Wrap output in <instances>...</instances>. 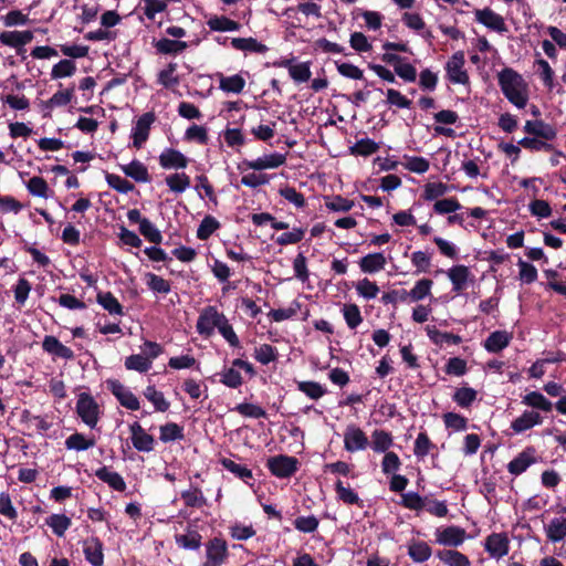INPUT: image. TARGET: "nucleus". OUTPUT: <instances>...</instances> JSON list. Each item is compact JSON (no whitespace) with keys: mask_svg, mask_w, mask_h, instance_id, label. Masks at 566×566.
I'll return each instance as SVG.
<instances>
[{"mask_svg":"<svg viewBox=\"0 0 566 566\" xmlns=\"http://www.w3.org/2000/svg\"><path fill=\"white\" fill-rule=\"evenodd\" d=\"M503 95L517 108H524L528 102V85L521 74L505 67L497 74Z\"/></svg>","mask_w":566,"mask_h":566,"instance_id":"1","label":"nucleus"},{"mask_svg":"<svg viewBox=\"0 0 566 566\" xmlns=\"http://www.w3.org/2000/svg\"><path fill=\"white\" fill-rule=\"evenodd\" d=\"M76 412L86 426L92 429L96 427L99 419V406L90 394L78 395Z\"/></svg>","mask_w":566,"mask_h":566,"instance_id":"2","label":"nucleus"},{"mask_svg":"<svg viewBox=\"0 0 566 566\" xmlns=\"http://www.w3.org/2000/svg\"><path fill=\"white\" fill-rule=\"evenodd\" d=\"M206 560L202 566H222L228 559V545L224 539L214 537L205 545Z\"/></svg>","mask_w":566,"mask_h":566,"instance_id":"3","label":"nucleus"},{"mask_svg":"<svg viewBox=\"0 0 566 566\" xmlns=\"http://www.w3.org/2000/svg\"><path fill=\"white\" fill-rule=\"evenodd\" d=\"M224 317L214 306L205 307L197 321V332L200 335L210 336L220 326Z\"/></svg>","mask_w":566,"mask_h":566,"instance_id":"4","label":"nucleus"},{"mask_svg":"<svg viewBox=\"0 0 566 566\" xmlns=\"http://www.w3.org/2000/svg\"><path fill=\"white\" fill-rule=\"evenodd\" d=\"M436 543L442 546L458 547L468 538L467 531L460 526L451 525L438 527L434 531Z\"/></svg>","mask_w":566,"mask_h":566,"instance_id":"5","label":"nucleus"},{"mask_svg":"<svg viewBox=\"0 0 566 566\" xmlns=\"http://www.w3.org/2000/svg\"><path fill=\"white\" fill-rule=\"evenodd\" d=\"M298 461L294 457L275 455L268 459V468L277 478H289L297 470Z\"/></svg>","mask_w":566,"mask_h":566,"instance_id":"6","label":"nucleus"},{"mask_svg":"<svg viewBox=\"0 0 566 566\" xmlns=\"http://www.w3.org/2000/svg\"><path fill=\"white\" fill-rule=\"evenodd\" d=\"M465 57L462 51L455 52L447 62V76L454 84L469 83V75L464 69Z\"/></svg>","mask_w":566,"mask_h":566,"instance_id":"7","label":"nucleus"},{"mask_svg":"<svg viewBox=\"0 0 566 566\" xmlns=\"http://www.w3.org/2000/svg\"><path fill=\"white\" fill-rule=\"evenodd\" d=\"M286 163V156L281 153L264 154L252 160H243L242 166L252 170L275 169Z\"/></svg>","mask_w":566,"mask_h":566,"instance_id":"8","label":"nucleus"},{"mask_svg":"<svg viewBox=\"0 0 566 566\" xmlns=\"http://www.w3.org/2000/svg\"><path fill=\"white\" fill-rule=\"evenodd\" d=\"M106 385L108 390H111L123 407L133 411L140 408L138 398L120 381L117 379H108Z\"/></svg>","mask_w":566,"mask_h":566,"instance_id":"9","label":"nucleus"},{"mask_svg":"<svg viewBox=\"0 0 566 566\" xmlns=\"http://www.w3.org/2000/svg\"><path fill=\"white\" fill-rule=\"evenodd\" d=\"M474 19L478 23L494 32L504 33L507 31L504 18L490 8L476 9Z\"/></svg>","mask_w":566,"mask_h":566,"instance_id":"10","label":"nucleus"},{"mask_svg":"<svg viewBox=\"0 0 566 566\" xmlns=\"http://www.w3.org/2000/svg\"><path fill=\"white\" fill-rule=\"evenodd\" d=\"M368 447L367 434L356 424H348L344 432V449L347 452H357Z\"/></svg>","mask_w":566,"mask_h":566,"instance_id":"11","label":"nucleus"},{"mask_svg":"<svg viewBox=\"0 0 566 566\" xmlns=\"http://www.w3.org/2000/svg\"><path fill=\"white\" fill-rule=\"evenodd\" d=\"M510 541L504 533H492L484 541V549L495 559H500L509 554Z\"/></svg>","mask_w":566,"mask_h":566,"instance_id":"12","label":"nucleus"},{"mask_svg":"<svg viewBox=\"0 0 566 566\" xmlns=\"http://www.w3.org/2000/svg\"><path fill=\"white\" fill-rule=\"evenodd\" d=\"M447 276L452 284V291L461 293L473 281L470 269L463 264L454 265L447 271Z\"/></svg>","mask_w":566,"mask_h":566,"instance_id":"13","label":"nucleus"},{"mask_svg":"<svg viewBox=\"0 0 566 566\" xmlns=\"http://www.w3.org/2000/svg\"><path fill=\"white\" fill-rule=\"evenodd\" d=\"M155 122L153 113L143 114L136 122L132 130L133 146L139 149L148 139L151 124Z\"/></svg>","mask_w":566,"mask_h":566,"instance_id":"14","label":"nucleus"},{"mask_svg":"<svg viewBox=\"0 0 566 566\" xmlns=\"http://www.w3.org/2000/svg\"><path fill=\"white\" fill-rule=\"evenodd\" d=\"M130 439L134 448L142 452H150L154 450L155 440L148 434L139 422H134L129 427Z\"/></svg>","mask_w":566,"mask_h":566,"instance_id":"15","label":"nucleus"},{"mask_svg":"<svg viewBox=\"0 0 566 566\" xmlns=\"http://www.w3.org/2000/svg\"><path fill=\"white\" fill-rule=\"evenodd\" d=\"M564 515L552 518L544 526L546 537L552 543H558L566 538V506L562 507Z\"/></svg>","mask_w":566,"mask_h":566,"instance_id":"16","label":"nucleus"},{"mask_svg":"<svg viewBox=\"0 0 566 566\" xmlns=\"http://www.w3.org/2000/svg\"><path fill=\"white\" fill-rule=\"evenodd\" d=\"M534 463H536L535 449L526 448L507 464V471L511 474L520 475Z\"/></svg>","mask_w":566,"mask_h":566,"instance_id":"17","label":"nucleus"},{"mask_svg":"<svg viewBox=\"0 0 566 566\" xmlns=\"http://www.w3.org/2000/svg\"><path fill=\"white\" fill-rule=\"evenodd\" d=\"M543 423V417L535 410H525L511 423V429L515 433H523L536 426Z\"/></svg>","mask_w":566,"mask_h":566,"instance_id":"18","label":"nucleus"},{"mask_svg":"<svg viewBox=\"0 0 566 566\" xmlns=\"http://www.w3.org/2000/svg\"><path fill=\"white\" fill-rule=\"evenodd\" d=\"M159 164L164 169H184L188 165V158L177 149L166 148L159 155Z\"/></svg>","mask_w":566,"mask_h":566,"instance_id":"19","label":"nucleus"},{"mask_svg":"<svg viewBox=\"0 0 566 566\" xmlns=\"http://www.w3.org/2000/svg\"><path fill=\"white\" fill-rule=\"evenodd\" d=\"M42 348L54 357H60L66 360L74 358L73 350L63 345L55 336L52 335H46L43 338Z\"/></svg>","mask_w":566,"mask_h":566,"instance_id":"20","label":"nucleus"},{"mask_svg":"<svg viewBox=\"0 0 566 566\" xmlns=\"http://www.w3.org/2000/svg\"><path fill=\"white\" fill-rule=\"evenodd\" d=\"M279 65L287 69L290 76L296 83H304L311 78L312 72L308 62L294 63L293 60H283Z\"/></svg>","mask_w":566,"mask_h":566,"instance_id":"21","label":"nucleus"},{"mask_svg":"<svg viewBox=\"0 0 566 566\" xmlns=\"http://www.w3.org/2000/svg\"><path fill=\"white\" fill-rule=\"evenodd\" d=\"M387 264V259L384 253L375 252L363 256L359 262V269L363 273H377L382 271Z\"/></svg>","mask_w":566,"mask_h":566,"instance_id":"22","label":"nucleus"},{"mask_svg":"<svg viewBox=\"0 0 566 566\" xmlns=\"http://www.w3.org/2000/svg\"><path fill=\"white\" fill-rule=\"evenodd\" d=\"M84 555L86 560L92 566H102L104 563L103 544L96 538L92 537L84 542L83 545Z\"/></svg>","mask_w":566,"mask_h":566,"instance_id":"23","label":"nucleus"},{"mask_svg":"<svg viewBox=\"0 0 566 566\" xmlns=\"http://www.w3.org/2000/svg\"><path fill=\"white\" fill-rule=\"evenodd\" d=\"M524 130L544 140H553L556 137L554 127L543 120H527L524 125Z\"/></svg>","mask_w":566,"mask_h":566,"instance_id":"24","label":"nucleus"},{"mask_svg":"<svg viewBox=\"0 0 566 566\" xmlns=\"http://www.w3.org/2000/svg\"><path fill=\"white\" fill-rule=\"evenodd\" d=\"M219 88L226 93L240 94L245 87V78L241 74L224 76L222 73L216 74Z\"/></svg>","mask_w":566,"mask_h":566,"instance_id":"25","label":"nucleus"},{"mask_svg":"<svg viewBox=\"0 0 566 566\" xmlns=\"http://www.w3.org/2000/svg\"><path fill=\"white\" fill-rule=\"evenodd\" d=\"M522 403L533 410H539L543 412H551L553 409V402L548 400L539 391H530L522 397Z\"/></svg>","mask_w":566,"mask_h":566,"instance_id":"26","label":"nucleus"},{"mask_svg":"<svg viewBox=\"0 0 566 566\" xmlns=\"http://www.w3.org/2000/svg\"><path fill=\"white\" fill-rule=\"evenodd\" d=\"M512 340V334L506 331H495L484 342V348L489 353H499Z\"/></svg>","mask_w":566,"mask_h":566,"instance_id":"27","label":"nucleus"},{"mask_svg":"<svg viewBox=\"0 0 566 566\" xmlns=\"http://www.w3.org/2000/svg\"><path fill=\"white\" fill-rule=\"evenodd\" d=\"M33 39V33L29 30L25 31H6L0 34V42L4 45L19 48Z\"/></svg>","mask_w":566,"mask_h":566,"instance_id":"28","label":"nucleus"},{"mask_svg":"<svg viewBox=\"0 0 566 566\" xmlns=\"http://www.w3.org/2000/svg\"><path fill=\"white\" fill-rule=\"evenodd\" d=\"M207 25L214 32H235L239 31L241 24L226 15H212L208 19Z\"/></svg>","mask_w":566,"mask_h":566,"instance_id":"29","label":"nucleus"},{"mask_svg":"<svg viewBox=\"0 0 566 566\" xmlns=\"http://www.w3.org/2000/svg\"><path fill=\"white\" fill-rule=\"evenodd\" d=\"M120 169L127 177H130L137 182L150 181L147 167L139 160H133L127 165H122Z\"/></svg>","mask_w":566,"mask_h":566,"instance_id":"30","label":"nucleus"},{"mask_svg":"<svg viewBox=\"0 0 566 566\" xmlns=\"http://www.w3.org/2000/svg\"><path fill=\"white\" fill-rule=\"evenodd\" d=\"M95 475L115 491L123 492L126 489V483L122 475L106 467L97 469L95 471Z\"/></svg>","mask_w":566,"mask_h":566,"instance_id":"31","label":"nucleus"},{"mask_svg":"<svg viewBox=\"0 0 566 566\" xmlns=\"http://www.w3.org/2000/svg\"><path fill=\"white\" fill-rule=\"evenodd\" d=\"M231 45L233 49L243 52L265 53L268 51V46L254 38H233Z\"/></svg>","mask_w":566,"mask_h":566,"instance_id":"32","label":"nucleus"},{"mask_svg":"<svg viewBox=\"0 0 566 566\" xmlns=\"http://www.w3.org/2000/svg\"><path fill=\"white\" fill-rule=\"evenodd\" d=\"M74 97V86L69 88L59 90L55 92L51 98L43 103V108L48 111H52L53 108L65 106Z\"/></svg>","mask_w":566,"mask_h":566,"instance_id":"33","label":"nucleus"},{"mask_svg":"<svg viewBox=\"0 0 566 566\" xmlns=\"http://www.w3.org/2000/svg\"><path fill=\"white\" fill-rule=\"evenodd\" d=\"M437 557L447 566H471L470 559L454 549L439 551Z\"/></svg>","mask_w":566,"mask_h":566,"instance_id":"34","label":"nucleus"},{"mask_svg":"<svg viewBox=\"0 0 566 566\" xmlns=\"http://www.w3.org/2000/svg\"><path fill=\"white\" fill-rule=\"evenodd\" d=\"M536 74L543 82L544 86L552 91L555 87V72L549 63L544 59H537L535 61Z\"/></svg>","mask_w":566,"mask_h":566,"instance_id":"35","label":"nucleus"},{"mask_svg":"<svg viewBox=\"0 0 566 566\" xmlns=\"http://www.w3.org/2000/svg\"><path fill=\"white\" fill-rule=\"evenodd\" d=\"M433 281L430 279H421L417 281L413 287L408 291L409 302H420L431 295Z\"/></svg>","mask_w":566,"mask_h":566,"instance_id":"36","label":"nucleus"},{"mask_svg":"<svg viewBox=\"0 0 566 566\" xmlns=\"http://www.w3.org/2000/svg\"><path fill=\"white\" fill-rule=\"evenodd\" d=\"M431 554V547L426 542H411L408 545V555L416 563L428 560Z\"/></svg>","mask_w":566,"mask_h":566,"instance_id":"37","label":"nucleus"},{"mask_svg":"<svg viewBox=\"0 0 566 566\" xmlns=\"http://www.w3.org/2000/svg\"><path fill=\"white\" fill-rule=\"evenodd\" d=\"M391 433L384 430H375L371 433V448L377 453L386 452L392 446Z\"/></svg>","mask_w":566,"mask_h":566,"instance_id":"38","label":"nucleus"},{"mask_svg":"<svg viewBox=\"0 0 566 566\" xmlns=\"http://www.w3.org/2000/svg\"><path fill=\"white\" fill-rule=\"evenodd\" d=\"M144 396L154 405L156 411L165 412L170 407V403L165 398L164 394L157 390L154 386L146 387L144 390Z\"/></svg>","mask_w":566,"mask_h":566,"instance_id":"39","label":"nucleus"},{"mask_svg":"<svg viewBox=\"0 0 566 566\" xmlns=\"http://www.w3.org/2000/svg\"><path fill=\"white\" fill-rule=\"evenodd\" d=\"M426 332L430 340L436 345L442 346L444 343L459 344L461 342L460 336L447 332H440L436 326L428 325L426 327Z\"/></svg>","mask_w":566,"mask_h":566,"instance_id":"40","label":"nucleus"},{"mask_svg":"<svg viewBox=\"0 0 566 566\" xmlns=\"http://www.w3.org/2000/svg\"><path fill=\"white\" fill-rule=\"evenodd\" d=\"M201 535L197 531H188L186 534H177L175 541L184 549L196 551L201 545Z\"/></svg>","mask_w":566,"mask_h":566,"instance_id":"41","label":"nucleus"},{"mask_svg":"<svg viewBox=\"0 0 566 566\" xmlns=\"http://www.w3.org/2000/svg\"><path fill=\"white\" fill-rule=\"evenodd\" d=\"M155 48L163 54H178L188 48L187 42L170 39H160L156 42Z\"/></svg>","mask_w":566,"mask_h":566,"instance_id":"42","label":"nucleus"},{"mask_svg":"<svg viewBox=\"0 0 566 566\" xmlns=\"http://www.w3.org/2000/svg\"><path fill=\"white\" fill-rule=\"evenodd\" d=\"M168 188L176 193L186 191L190 186V177L185 172H176L166 177L165 179Z\"/></svg>","mask_w":566,"mask_h":566,"instance_id":"43","label":"nucleus"},{"mask_svg":"<svg viewBox=\"0 0 566 566\" xmlns=\"http://www.w3.org/2000/svg\"><path fill=\"white\" fill-rule=\"evenodd\" d=\"M159 439L167 443L185 438L184 428L175 422H169L159 428Z\"/></svg>","mask_w":566,"mask_h":566,"instance_id":"44","label":"nucleus"},{"mask_svg":"<svg viewBox=\"0 0 566 566\" xmlns=\"http://www.w3.org/2000/svg\"><path fill=\"white\" fill-rule=\"evenodd\" d=\"M95 446V439L86 438L82 433H73L65 440L69 450L84 451Z\"/></svg>","mask_w":566,"mask_h":566,"instance_id":"45","label":"nucleus"},{"mask_svg":"<svg viewBox=\"0 0 566 566\" xmlns=\"http://www.w3.org/2000/svg\"><path fill=\"white\" fill-rule=\"evenodd\" d=\"M402 166L411 172L422 175L429 170L430 163L424 157L403 156Z\"/></svg>","mask_w":566,"mask_h":566,"instance_id":"46","label":"nucleus"},{"mask_svg":"<svg viewBox=\"0 0 566 566\" xmlns=\"http://www.w3.org/2000/svg\"><path fill=\"white\" fill-rule=\"evenodd\" d=\"M96 300L109 314L120 315L123 313L122 305L111 292H99Z\"/></svg>","mask_w":566,"mask_h":566,"instance_id":"47","label":"nucleus"},{"mask_svg":"<svg viewBox=\"0 0 566 566\" xmlns=\"http://www.w3.org/2000/svg\"><path fill=\"white\" fill-rule=\"evenodd\" d=\"M379 149V145L370 138H361L357 140L349 151L355 156H369Z\"/></svg>","mask_w":566,"mask_h":566,"instance_id":"48","label":"nucleus"},{"mask_svg":"<svg viewBox=\"0 0 566 566\" xmlns=\"http://www.w3.org/2000/svg\"><path fill=\"white\" fill-rule=\"evenodd\" d=\"M301 307H302V305L297 301H293L285 308L272 310L269 313V316L274 322H283V321H286V319H290V318L296 316L298 314V312L301 311Z\"/></svg>","mask_w":566,"mask_h":566,"instance_id":"49","label":"nucleus"},{"mask_svg":"<svg viewBox=\"0 0 566 566\" xmlns=\"http://www.w3.org/2000/svg\"><path fill=\"white\" fill-rule=\"evenodd\" d=\"M181 499L189 507H202L207 504V499L198 488H191L181 492Z\"/></svg>","mask_w":566,"mask_h":566,"instance_id":"50","label":"nucleus"},{"mask_svg":"<svg viewBox=\"0 0 566 566\" xmlns=\"http://www.w3.org/2000/svg\"><path fill=\"white\" fill-rule=\"evenodd\" d=\"M28 191L35 197L49 198L50 188L48 182L42 178L34 176L27 182Z\"/></svg>","mask_w":566,"mask_h":566,"instance_id":"51","label":"nucleus"},{"mask_svg":"<svg viewBox=\"0 0 566 566\" xmlns=\"http://www.w3.org/2000/svg\"><path fill=\"white\" fill-rule=\"evenodd\" d=\"M476 396L478 392L475 389L471 387H461L454 391L452 398L460 407L468 408L476 399Z\"/></svg>","mask_w":566,"mask_h":566,"instance_id":"52","label":"nucleus"},{"mask_svg":"<svg viewBox=\"0 0 566 566\" xmlns=\"http://www.w3.org/2000/svg\"><path fill=\"white\" fill-rule=\"evenodd\" d=\"M357 294L365 300H373L379 293V287L376 282L369 279L359 280L355 285Z\"/></svg>","mask_w":566,"mask_h":566,"instance_id":"53","label":"nucleus"},{"mask_svg":"<svg viewBox=\"0 0 566 566\" xmlns=\"http://www.w3.org/2000/svg\"><path fill=\"white\" fill-rule=\"evenodd\" d=\"M297 389L313 400H317L326 394V389L316 381H298Z\"/></svg>","mask_w":566,"mask_h":566,"instance_id":"54","label":"nucleus"},{"mask_svg":"<svg viewBox=\"0 0 566 566\" xmlns=\"http://www.w3.org/2000/svg\"><path fill=\"white\" fill-rule=\"evenodd\" d=\"M76 71V65L72 60H62L51 70V77L53 80L70 77Z\"/></svg>","mask_w":566,"mask_h":566,"instance_id":"55","label":"nucleus"},{"mask_svg":"<svg viewBox=\"0 0 566 566\" xmlns=\"http://www.w3.org/2000/svg\"><path fill=\"white\" fill-rule=\"evenodd\" d=\"M145 279L147 286L155 293L168 294L171 290L170 283L157 274L147 273Z\"/></svg>","mask_w":566,"mask_h":566,"instance_id":"56","label":"nucleus"},{"mask_svg":"<svg viewBox=\"0 0 566 566\" xmlns=\"http://www.w3.org/2000/svg\"><path fill=\"white\" fill-rule=\"evenodd\" d=\"M448 190L449 187L443 182H428L423 187L422 198L427 201H432L444 196Z\"/></svg>","mask_w":566,"mask_h":566,"instance_id":"57","label":"nucleus"},{"mask_svg":"<svg viewBox=\"0 0 566 566\" xmlns=\"http://www.w3.org/2000/svg\"><path fill=\"white\" fill-rule=\"evenodd\" d=\"M46 524L57 536H63L71 525V520L64 514H53L46 520Z\"/></svg>","mask_w":566,"mask_h":566,"instance_id":"58","label":"nucleus"},{"mask_svg":"<svg viewBox=\"0 0 566 566\" xmlns=\"http://www.w3.org/2000/svg\"><path fill=\"white\" fill-rule=\"evenodd\" d=\"M220 227L219 221L212 216H206L200 222L197 230V238L207 240Z\"/></svg>","mask_w":566,"mask_h":566,"instance_id":"59","label":"nucleus"},{"mask_svg":"<svg viewBox=\"0 0 566 566\" xmlns=\"http://www.w3.org/2000/svg\"><path fill=\"white\" fill-rule=\"evenodd\" d=\"M125 367L129 370L146 373L151 367V361L144 355H130L125 359Z\"/></svg>","mask_w":566,"mask_h":566,"instance_id":"60","label":"nucleus"},{"mask_svg":"<svg viewBox=\"0 0 566 566\" xmlns=\"http://www.w3.org/2000/svg\"><path fill=\"white\" fill-rule=\"evenodd\" d=\"M105 179H106L107 185L112 189H114L120 193H128L132 190H134V185L130 181H128L127 179H125L118 175L107 172L105 175Z\"/></svg>","mask_w":566,"mask_h":566,"instance_id":"61","label":"nucleus"},{"mask_svg":"<svg viewBox=\"0 0 566 566\" xmlns=\"http://www.w3.org/2000/svg\"><path fill=\"white\" fill-rule=\"evenodd\" d=\"M343 315L347 326L352 329L356 328L363 322L360 310L356 304H345Z\"/></svg>","mask_w":566,"mask_h":566,"instance_id":"62","label":"nucleus"},{"mask_svg":"<svg viewBox=\"0 0 566 566\" xmlns=\"http://www.w3.org/2000/svg\"><path fill=\"white\" fill-rule=\"evenodd\" d=\"M276 357V349L269 344H262L254 349V358L262 365H268L274 361Z\"/></svg>","mask_w":566,"mask_h":566,"instance_id":"63","label":"nucleus"},{"mask_svg":"<svg viewBox=\"0 0 566 566\" xmlns=\"http://www.w3.org/2000/svg\"><path fill=\"white\" fill-rule=\"evenodd\" d=\"M462 208L461 203L455 198H447L437 200L433 205V211L438 214L453 213Z\"/></svg>","mask_w":566,"mask_h":566,"instance_id":"64","label":"nucleus"}]
</instances>
